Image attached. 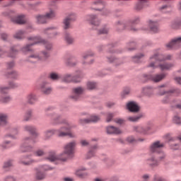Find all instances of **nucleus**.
Returning <instances> with one entry per match:
<instances>
[{
  "mask_svg": "<svg viewBox=\"0 0 181 181\" xmlns=\"http://www.w3.org/2000/svg\"><path fill=\"white\" fill-rule=\"evenodd\" d=\"M77 143L76 141H71L66 144L64 148V152L59 156H56V153L54 152L49 153L47 160L49 162H54L56 160H62V162H66L68 158H71L74 155V148H76Z\"/></svg>",
  "mask_w": 181,
  "mask_h": 181,
  "instance_id": "f257e3e1",
  "label": "nucleus"
},
{
  "mask_svg": "<svg viewBox=\"0 0 181 181\" xmlns=\"http://www.w3.org/2000/svg\"><path fill=\"white\" fill-rule=\"evenodd\" d=\"M172 59V55L168 54L163 57V55L160 54H155L153 56L150 57V64L148 67H153V69L156 67H160V70H169L173 67V64L163 63L165 60H170Z\"/></svg>",
  "mask_w": 181,
  "mask_h": 181,
  "instance_id": "f03ea898",
  "label": "nucleus"
},
{
  "mask_svg": "<svg viewBox=\"0 0 181 181\" xmlns=\"http://www.w3.org/2000/svg\"><path fill=\"white\" fill-rule=\"evenodd\" d=\"M65 126L61 127L59 130L49 129L45 132V139H49L51 136H53L54 134H57V136L63 138L64 136H69V138H76V134L71 132V129L73 128V125L69 124L67 122H64Z\"/></svg>",
  "mask_w": 181,
  "mask_h": 181,
  "instance_id": "7ed1b4c3",
  "label": "nucleus"
},
{
  "mask_svg": "<svg viewBox=\"0 0 181 181\" xmlns=\"http://www.w3.org/2000/svg\"><path fill=\"white\" fill-rule=\"evenodd\" d=\"M28 40L32 43L28 44L25 47L22 48V52H32V46L34 45H37V43H41V45H45L47 50H50L52 49V44L47 42L46 40L42 39L39 36H31L28 37Z\"/></svg>",
  "mask_w": 181,
  "mask_h": 181,
  "instance_id": "20e7f679",
  "label": "nucleus"
},
{
  "mask_svg": "<svg viewBox=\"0 0 181 181\" xmlns=\"http://www.w3.org/2000/svg\"><path fill=\"white\" fill-rule=\"evenodd\" d=\"M18 87H19V84L15 82H10L8 86H0V103H9L11 101V97H4V94H8V90L10 88H16Z\"/></svg>",
  "mask_w": 181,
  "mask_h": 181,
  "instance_id": "39448f33",
  "label": "nucleus"
},
{
  "mask_svg": "<svg viewBox=\"0 0 181 181\" xmlns=\"http://www.w3.org/2000/svg\"><path fill=\"white\" fill-rule=\"evenodd\" d=\"M49 56V52L46 51H42L40 54L33 53L26 59V62L29 63H37L39 61L45 62Z\"/></svg>",
  "mask_w": 181,
  "mask_h": 181,
  "instance_id": "423d86ee",
  "label": "nucleus"
},
{
  "mask_svg": "<svg viewBox=\"0 0 181 181\" xmlns=\"http://www.w3.org/2000/svg\"><path fill=\"white\" fill-rule=\"evenodd\" d=\"M77 19V16L75 13H69L63 21V28L65 30L67 29H71V22H74Z\"/></svg>",
  "mask_w": 181,
  "mask_h": 181,
  "instance_id": "0eeeda50",
  "label": "nucleus"
},
{
  "mask_svg": "<svg viewBox=\"0 0 181 181\" xmlns=\"http://www.w3.org/2000/svg\"><path fill=\"white\" fill-rule=\"evenodd\" d=\"M30 144H35V140L29 139V137L25 138L21 146V152H30V151H32V147L29 146Z\"/></svg>",
  "mask_w": 181,
  "mask_h": 181,
  "instance_id": "6e6552de",
  "label": "nucleus"
},
{
  "mask_svg": "<svg viewBox=\"0 0 181 181\" xmlns=\"http://www.w3.org/2000/svg\"><path fill=\"white\" fill-rule=\"evenodd\" d=\"M77 77L80 78L81 75H76L73 76L70 74H66L62 76V81H63V83H80L81 81L80 79H77Z\"/></svg>",
  "mask_w": 181,
  "mask_h": 181,
  "instance_id": "1a4fd4ad",
  "label": "nucleus"
},
{
  "mask_svg": "<svg viewBox=\"0 0 181 181\" xmlns=\"http://www.w3.org/2000/svg\"><path fill=\"white\" fill-rule=\"evenodd\" d=\"M165 77L166 74H165L144 76V80H151V81H153L154 83H159V81H162Z\"/></svg>",
  "mask_w": 181,
  "mask_h": 181,
  "instance_id": "9d476101",
  "label": "nucleus"
},
{
  "mask_svg": "<svg viewBox=\"0 0 181 181\" xmlns=\"http://www.w3.org/2000/svg\"><path fill=\"white\" fill-rule=\"evenodd\" d=\"M84 93V89L81 87L75 88L73 89V93L70 96V99L74 101H77L80 98V95Z\"/></svg>",
  "mask_w": 181,
  "mask_h": 181,
  "instance_id": "9b49d317",
  "label": "nucleus"
},
{
  "mask_svg": "<svg viewBox=\"0 0 181 181\" xmlns=\"http://www.w3.org/2000/svg\"><path fill=\"white\" fill-rule=\"evenodd\" d=\"M86 21L92 25V26L97 27L100 25V21L95 15H88L86 16Z\"/></svg>",
  "mask_w": 181,
  "mask_h": 181,
  "instance_id": "f8f14e48",
  "label": "nucleus"
},
{
  "mask_svg": "<svg viewBox=\"0 0 181 181\" xmlns=\"http://www.w3.org/2000/svg\"><path fill=\"white\" fill-rule=\"evenodd\" d=\"M181 43V37L174 38L168 44L166 45L167 49H176L179 47Z\"/></svg>",
  "mask_w": 181,
  "mask_h": 181,
  "instance_id": "ddd939ff",
  "label": "nucleus"
},
{
  "mask_svg": "<svg viewBox=\"0 0 181 181\" xmlns=\"http://www.w3.org/2000/svg\"><path fill=\"white\" fill-rule=\"evenodd\" d=\"M87 168L84 167H81L78 170H76L75 175L80 177L81 179H86L87 176H88V173H87Z\"/></svg>",
  "mask_w": 181,
  "mask_h": 181,
  "instance_id": "4468645a",
  "label": "nucleus"
},
{
  "mask_svg": "<svg viewBox=\"0 0 181 181\" xmlns=\"http://www.w3.org/2000/svg\"><path fill=\"white\" fill-rule=\"evenodd\" d=\"M152 127L147 126L146 127H144L142 126H134L133 129L134 132H138L139 134H148V131H151Z\"/></svg>",
  "mask_w": 181,
  "mask_h": 181,
  "instance_id": "2eb2a0df",
  "label": "nucleus"
},
{
  "mask_svg": "<svg viewBox=\"0 0 181 181\" xmlns=\"http://www.w3.org/2000/svg\"><path fill=\"white\" fill-rule=\"evenodd\" d=\"M127 108L130 112H138L139 111V105L134 101L129 102L127 104Z\"/></svg>",
  "mask_w": 181,
  "mask_h": 181,
  "instance_id": "dca6fc26",
  "label": "nucleus"
},
{
  "mask_svg": "<svg viewBox=\"0 0 181 181\" xmlns=\"http://www.w3.org/2000/svg\"><path fill=\"white\" fill-rule=\"evenodd\" d=\"M100 117L97 115H91L88 119H80V124H90V122H98Z\"/></svg>",
  "mask_w": 181,
  "mask_h": 181,
  "instance_id": "f3484780",
  "label": "nucleus"
},
{
  "mask_svg": "<svg viewBox=\"0 0 181 181\" xmlns=\"http://www.w3.org/2000/svg\"><path fill=\"white\" fill-rule=\"evenodd\" d=\"M160 148H163V144H160V141H156L151 145L150 151L151 152L160 153Z\"/></svg>",
  "mask_w": 181,
  "mask_h": 181,
  "instance_id": "a211bd4d",
  "label": "nucleus"
},
{
  "mask_svg": "<svg viewBox=\"0 0 181 181\" xmlns=\"http://www.w3.org/2000/svg\"><path fill=\"white\" fill-rule=\"evenodd\" d=\"M164 87H166V85H162L158 87V95H165V94H173V93H180V90L176 89L171 90L167 92L162 90V88H163Z\"/></svg>",
  "mask_w": 181,
  "mask_h": 181,
  "instance_id": "6ab92c4d",
  "label": "nucleus"
},
{
  "mask_svg": "<svg viewBox=\"0 0 181 181\" xmlns=\"http://www.w3.org/2000/svg\"><path fill=\"white\" fill-rule=\"evenodd\" d=\"M12 22L14 23H18V25H23L26 22L25 19V15L17 16L16 17L11 18Z\"/></svg>",
  "mask_w": 181,
  "mask_h": 181,
  "instance_id": "aec40b11",
  "label": "nucleus"
},
{
  "mask_svg": "<svg viewBox=\"0 0 181 181\" xmlns=\"http://www.w3.org/2000/svg\"><path fill=\"white\" fill-rule=\"evenodd\" d=\"M148 25L150 28V30L153 32V33H158L159 32V25L158 24L157 22L149 21H148Z\"/></svg>",
  "mask_w": 181,
  "mask_h": 181,
  "instance_id": "412c9836",
  "label": "nucleus"
},
{
  "mask_svg": "<svg viewBox=\"0 0 181 181\" xmlns=\"http://www.w3.org/2000/svg\"><path fill=\"white\" fill-rule=\"evenodd\" d=\"M23 128H24V131H27V132H30V134H31V135H33V136H37L39 135L37 132H36V128L33 126L25 125L24 126Z\"/></svg>",
  "mask_w": 181,
  "mask_h": 181,
  "instance_id": "4be33fe9",
  "label": "nucleus"
},
{
  "mask_svg": "<svg viewBox=\"0 0 181 181\" xmlns=\"http://www.w3.org/2000/svg\"><path fill=\"white\" fill-rule=\"evenodd\" d=\"M41 91L43 93V94L48 95L52 93V88L47 86V83L43 82L41 84Z\"/></svg>",
  "mask_w": 181,
  "mask_h": 181,
  "instance_id": "5701e85b",
  "label": "nucleus"
},
{
  "mask_svg": "<svg viewBox=\"0 0 181 181\" xmlns=\"http://www.w3.org/2000/svg\"><path fill=\"white\" fill-rule=\"evenodd\" d=\"M107 134H121V130L114 126H109L107 127Z\"/></svg>",
  "mask_w": 181,
  "mask_h": 181,
  "instance_id": "b1692460",
  "label": "nucleus"
},
{
  "mask_svg": "<svg viewBox=\"0 0 181 181\" xmlns=\"http://www.w3.org/2000/svg\"><path fill=\"white\" fill-rule=\"evenodd\" d=\"M35 19L37 23L43 24L47 23V19L46 18V16L45 15H37L35 16Z\"/></svg>",
  "mask_w": 181,
  "mask_h": 181,
  "instance_id": "393cba45",
  "label": "nucleus"
},
{
  "mask_svg": "<svg viewBox=\"0 0 181 181\" xmlns=\"http://www.w3.org/2000/svg\"><path fill=\"white\" fill-rule=\"evenodd\" d=\"M148 5L147 1H139L136 4L135 9L136 11H141L143 8H145Z\"/></svg>",
  "mask_w": 181,
  "mask_h": 181,
  "instance_id": "a878e982",
  "label": "nucleus"
},
{
  "mask_svg": "<svg viewBox=\"0 0 181 181\" xmlns=\"http://www.w3.org/2000/svg\"><path fill=\"white\" fill-rule=\"evenodd\" d=\"M5 76L8 78H14V79H16L18 78V77H19V74H18V72L15 71H7L6 72Z\"/></svg>",
  "mask_w": 181,
  "mask_h": 181,
  "instance_id": "bb28decb",
  "label": "nucleus"
},
{
  "mask_svg": "<svg viewBox=\"0 0 181 181\" xmlns=\"http://www.w3.org/2000/svg\"><path fill=\"white\" fill-rule=\"evenodd\" d=\"M27 101L28 104H35V102L37 101V97L33 93H30L27 95Z\"/></svg>",
  "mask_w": 181,
  "mask_h": 181,
  "instance_id": "cd10ccee",
  "label": "nucleus"
},
{
  "mask_svg": "<svg viewBox=\"0 0 181 181\" xmlns=\"http://www.w3.org/2000/svg\"><path fill=\"white\" fill-rule=\"evenodd\" d=\"M147 165H149L151 168H155V166H158V160H155L153 157H151L146 160Z\"/></svg>",
  "mask_w": 181,
  "mask_h": 181,
  "instance_id": "c85d7f7f",
  "label": "nucleus"
},
{
  "mask_svg": "<svg viewBox=\"0 0 181 181\" xmlns=\"http://www.w3.org/2000/svg\"><path fill=\"white\" fill-rule=\"evenodd\" d=\"M64 40L68 45H71L72 43H74V38H73V37H71V35L68 33H66L64 34Z\"/></svg>",
  "mask_w": 181,
  "mask_h": 181,
  "instance_id": "c756f323",
  "label": "nucleus"
},
{
  "mask_svg": "<svg viewBox=\"0 0 181 181\" xmlns=\"http://www.w3.org/2000/svg\"><path fill=\"white\" fill-rule=\"evenodd\" d=\"M13 37H15V39H18L19 40H21V39H25V31L23 30L17 31L14 34Z\"/></svg>",
  "mask_w": 181,
  "mask_h": 181,
  "instance_id": "7c9ffc66",
  "label": "nucleus"
},
{
  "mask_svg": "<svg viewBox=\"0 0 181 181\" xmlns=\"http://www.w3.org/2000/svg\"><path fill=\"white\" fill-rule=\"evenodd\" d=\"M144 117L143 115H139L138 116H130L127 117L128 121H130V122H138L139 120L141 119Z\"/></svg>",
  "mask_w": 181,
  "mask_h": 181,
  "instance_id": "2f4dec72",
  "label": "nucleus"
},
{
  "mask_svg": "<svg viewBox=\"0 0 181 181\" xmlns=\"http://www.w3.org/2000/svg\"><path fill=\"white\" fill-rule=\"evenodd\" d=\"M45 18L47 21V19H53V18L56 17V12L53 10H51L48 12H47L45 14Z\"/></svg>",
  "mask_w": 181,
  "mask_h": 181,
  "instance_id": "473e14b6",
  "label": "nucleus"
},
{
  "mask_svg": "<svg viewBox=\"0 0 181 181\" xmlns=\"http://www.w3.org/2000/svg\"><path fill=\"white\" fill-rule=\"evenodd\" d=\"M6 119H8V115L4 113H0V125L6 124Z\"/></svg>",
  "mask_w": 181,
  "mask_h": 181,
  "instance_id": "72a5a7b5",
  "label": "nucleus"
},
{
  "mask_svg": "<svg viewBox=\"0 0 181 181\" xmlns=\"http://www.w3.org/2000/svg\"><path fill=\"white\" fill-rule=\"evenodd\" d=\"M88 90H95L97 88V83L89 81L86 84Z\"/></svg>",
  "mask_w": 181,
  "mask_h": 181,
  "instance_id": "f704fd0d",
  "label": "nucleus"
},
{
  "mask_svg": "<svg viewBox=\"0 0 181 181\" xmlns=\"http://www.w3.org/2000/svg\"><path fill=\"white\" fill-rule=\"evenodd\" d=\"M35 177L37 180H42L46 177V174H45V173H42V171H38L35 175Z\"/></svg>",
  "mask_w": 181,
  "mask_h": 181,
  "instance_id": "c9c22d12",
  "label": "nucleus"
},
{
  "mask_svg": "<svg viewBox=\"0 0 181 181\" xmlns=\"http://www.w3.org/2000/svg\"><path fill=\"white\" fill-rule=\"evenodd\" d=\"M28 157H24L23 159L20 160V163L22 165H25V166H29V165H32V163H35L36 160H30V161H25L24 159H26Z\"/></svg>",
  "mask_w": 181,
  "mask_h": 181,
  "instance_id": "e433bc0d",
  "label": "nucleus"
},
{
  "mask_svg": "<svg viewBox=\"0 0 181 181\" xmlns=\"http://www.w3.org/2000/svg\"><path fill=\"white\" fill-rule=\"evenodd\" d=\"M95 149H97V146L92 147L90 151L88 153L87 159H90V158L94 156V154L95 153V151H94Z\"/></svg>",
  "mask_w": 181,
  "mask_h": 181,
  "instance_id": "4c0bfd02",
  "label": "nucleus"
},
{
  "mask_svg": "<svg viewBox=\"0 0 181 181\" xmlns=\"http://www.w3.org/2000/svg\"><path fill=\"white\" fill-rule=\"evenodd\" d=\"M143 93L146 94V95H151L152 93H153V89L149 87L144 88Z\"/></svg>",
  "mask_w": 181,
  "mask_h": 181,
  "instance_id": "58836bf2",
  "label": "nucleus"
},
{
  "mask_svg": "<svg viewBox=\"0 0 181 181\" xmlns=\"http://www.w3.org/2000/svg\"><path fill=\"white\" fill-rule=\"evenodd\" d=\"M31 117H32V110L27 111L24 117L25 121H29V119H30Z\"/></svg>",
  "mask_w": 181,
  "mask_h": 181,
  "instance_id": "ea45409f",
  "label": "nucleus"
},
{
  "mask_svg": "<svg viewBox=\"0 0 181 181\" xmlns=\"http://www.w3.org/2000/svg\"><path fill=\"white\" fill-rule=\"evenodd\" d=\"M16 53H18V50L15 49V47H11L10 50V57H15Z\"/></svg>",
  "mask_w": 181,
  "mask_h": 181,
  "instance_id": "a19ab883",
  "label": "nucleus"
},
{
  "mask_svg": "<svg viewBox=\"0 0 181 181\" xmlns=\"http://www.w3.org/2000/svg\"><path fill=\"white\" fill-rule=\"evenodd\" d=\"M4 181H16V178L13 175H6L4 179Z\"/></svg>",
  "mask_w": 181,
  "mask_h": 181,
  "instance_id": "79ce46f5",
  "label": "nucleus"
},
{
  "mask_svg": "<svg viewBox=\"0 0 181 181\" xmlns=\"http://www.w3.org/2000/svg\"><path fill=\"white\" fill-rule=\"evenodd\" d=\"M144 57V54L136 55L134 57H133V62L135 63H139V60Z\"/></svg>",
  "mask_w": 181,
  "mask_h": 181,
  "instance_id": "37998d69",
  "label": "nucleus"
},
{
  "mask_svg": "<svg viewBox=\"0 0 181 181\" xmlns=\"http://www.w3.org/2000/svg\"><path fill=\"white\" fill-rule=\"evenodd\" d=\"M173 122L175 124H181V118L178 115H175L173 118Z\"/></svg>",
  "mask_w": 181,
  "mask_h": 181,
  "instance_id": "c03bdc74",
  "label": "nucleus"
},
{
  "mask_svg": "<svg viewBox=\"0 0 181 181\" xmlns=\"http://www.w3.org/2000/svg\"><path fill=\"white\" fill-rule=\"evenodd\" d=\"M35 156H43L45 155V151L42 150H37L34 153Z\"/></svg>",
  "mask_w": 181,
  "mask_h": 181,
  "instance_id": "a18cd8bd",
  "label": "nucleus"
},
{
  "mask_svg": "<svg viewBox=\"0 0 181 181\" xmlns=\"http://www.w3.org/2000/svg\"><path fill=\"white\" fill-rule=\"evenodd\" d=\"M12 165H13L12 161L8 160V161H6L4 163L3 168H4V169H6L8 168H11V166H12Z\"/></svg>",
  "mask_w": 181,
  "mask_h": 181,
  "instance_id": "49530a36",
  "label": "nucleus"
},
{
  "mask_svg": "<svg viewBox=\"0 0 181 181\" xmlns=\"http://www.w3.org/2000/svg\"><path fill=\"white\" fill-rule=\"evenodd\" d=\"M50 78L52 80H59L60 76L57 74L52 73L50 74Z\"/></svg>",
  "mask_w": 181,
  "mask_h": 181,
  "instance_id": "de8ad7c7",
  "label": "nucleus"
},
{
  "mask_svg": "<svg viewBox=\"0 0 181 181\" xmlns=\"http://www.w3.org/2000/svg\"><path fill=\"white\" fill-rule=\"evenodd\" d=\"M67 64L69 66H76V63L74 62V58H71L69 59V61L66 62Z\"/></svg>",
  "mask_w": 181,
  "mask_h": 181,
  "instance_id": "09e8293b",
  "label": "nucleus"
},
{
  "mask_svg": "<svg viewBox=\"0 0 181 181\" xmlns=\"http://www.w3.org/2000/svg\"><path fill=\"white\" fill-rule=\"evenodd\" d=\"M113 117H114V114H112V113H107V118H106L107 122H111V119H112Z\"/></svg>",
  "mask_w": 181,
  "mask_h": 181,
  "instance_id": "8fccbe9b",
  "label": "nucleus"
},
{
  "mask_svg": "<svg viewBox=\"0 0 181 181\" xmlns=\"http://www.w3.org/2000/svg\"><path fill=\"white\" fill-rule=\"evenodd\" d=\"M53 168L49 167V165H42L40 168L41 170H45V172L47 170H52Z\"/></svg>",
  "mask_w": 181,
  "mask_h": 181,
  "instance_id": "3c124183",
  "label": "nucleus"
},
{
  "mask_svg": "<svg viewBox=\"0 0 181 181\" xmlns=\"http://www.w3.org/2000/svg\"><path fill=\"white\" fill-rule=\"evenodd\" d=\"M90 56H94V54L93 52H88L86 54H84L83 55V60H86V59L90 57Z\"/></svg>",
  "mask_w": 181,
  "mask_h": 181,
  "instance_id": "603ef678",
  "label": "nucleus"
},
{
  "mask_svg": "<svg viewBox=\"0 0 181 181\" xmlns=\"http://www.w3.org/2000/svg\"><path fill=\"white\" fill-rule=\"evenodd\" d=\"M115 122H116V124L122 125V124H124L125 122V120L122 119H115Z\"/></svg>",
  "mask_w": 181,
  "mask_h": 181,
  "instance_id": "864d4df0",
  "label": "nucleus"
},
{
  "mask_svg": "<svg viewBox=\"0 0 181 181\" xmlns=\"http://www.w3.org/2000/svg\"><path fill=\"white\" fill-rule=\"evenodd\" d=\"M108 33V29L107 28H103L99 31L100 35H105Z\"/></svg>",
  "mask_w": 181,
  "mask_h": 181,
  "instance_id": "5fc2aeb1",
  "label": "nucleus"
},
{
  "mask_svg": "<svg viewBox=\"0 0 181 181\" xmlns=\"http://www.w3.org/2000/svg\"><path fill=\"white\" fill-rule=\"evenodd\" d=\"M10 146H11V142L9 141H6L2 145L3 148H9Z\"/></svg>",
  "mask_w": 181,
  "mask_h": 181,
  "instance_id": "6e6d98bb",
  "label": "nucleus"
},
{
  "mask_svg": "<svg viewBox=\"0 0 181 181\" xmlns=\"http://www.w3.org/2000/svg\"><path fill=\"white\" fill-rule=\"evenodd\" d=\"M154 181H166V180H164L163 178H162L161 177L156 175V176H155V177H154Z\"/></svg>",
  "mask_w": 181,
  "mask_h": 181,
  "instance_id": "4d7b16f0",
  "label": "nucleus"
},
{
  "mask_svg": "<svg viewBox=\"0 0 181 181\" xmlns=\"http://www.w3.org/2000/svg\"><path fill=\"white\" fill-rule=\"evenodd\" d=\"M81 144L82 146H87V145H88V141H87L86 140H81Z\"/></svg>",
  "mask_w": 181,
  "mask_h": 181,
  "instance_id": "13d9d810",
  "label": "nucleus"
},
{
  "mask_svg": "<svg viewBox=\"0 0 181 181\" xmlns=\"http://www.w3.org/2000/svg\"><path fill=\"white\" fill-rule=\"evenodd\" d=\"M127 142H129L130 144H132V142H135V139L134 136H130L127 138Z\"/></svg>",
  "mask_w": 181,
  "mask_h": 181,
  "instance_id": "bf43d9fd",
  "label": "nucleus"
},
{
  "mask_svg": "<svg viewBox=\"0 0 181 181\" xmlns=\"http://www.w3.org/2000/svg\"><path fill=\"white\" fill-rule=\"evenodd\" d=\"M1 37L3 40H6V39H8V35L6 33H1Z\"/></svg>",
  "mask_w": 181,
  "mask_h": 181,
  "instance_id": "052dcab7",
  "label": "nucleus"
},
{
  "mask_svg": "<svg viewBox=\"0 0 181 181\" xmlns=\"http://www.w3.org/2000/svg\"><path fill=\"white\" fill-rule=\"evenodd\" d=\"M15 66V63L13 62H11L8 64H7L8 69H12Z\"/></svg>",
  "mask_w": 181,
  "mask_h": 181,
  "instance_id": "680f3d73",
  "label": "nucleus"
},
{
  "mask_svg": "<svg viewBox=\"0 0 181 181\" xmlns=\"http://www.w3.org/2000/svg\"><path fill=\"white\" fill-rule=\"evenodd\" d=\"M39 3H37L35 4H28V8H30V9H33L35 6H37Z\"/></svg>",
  "mask_w": 181,
  "mask_h": 181,
  "instance_id": "e2e57ef3",
  "label": "nucleus"
},
{
  "mask_svg": "<svg viewBox=\"0 0 181 181\" xmlns=\"http://www.w3.org/2000/svg\"><path fill=\"white\" fill-rule=\"evenodd\" d=\"M175 80L176 83H177V84L181 85V77H176V78H175Z\"/></svg>",
  "mask_w": 181,
  "mask_h": 181,
  "instance_id": "0e129e2a",
  "label": "nucleus"
},
{
  "mask_svg": "<svg viewBox=\"0 0 181 181\" xmlns=\"http://www.w3.org/2000/svg\"><path fill=\"white\" fill-rule=\"evenodd\" d=\"M44 33H48L49 35L52 34V29L47 28L44 30Z\"/></svg>",
  "mask_w": 181,
  "mask_h": 181,
  "instance_id": "69168bd1",
  "label": "nucleus"
},
{
  "mask_svg": "<svg viewBox=\"0 0 181 181\" xmlns=\"http://www.w3.org/2000/svg\"><path fill=\"white\" fill-rule=\"evenodd\" d=\"M123 93H124V94L125 95H127L129 94V93H131V90H130L129 88H127V89H125V90L123 91Z\"/></svg>",
  "mask_w": 181,
  "mask_h": 181,
  "instance_id": "338daca9",
  "label": "nucleus"
},
{
  "mask_svg": "<svg viewBox=\"0 0 181 181\" xmlns=\"http://www.w3.org/2000/svg\"><path fill=\"white\" fill-rule=\"evenodd\" d=\"M64 181H74V180L73 178H70V177H64L63 179Z\"/></svg>",
  "mask_w": 181,
  "mask_h": 181,
  "instance_id": "774afa93",
  "label": "nucleus"
}]
</instances>
